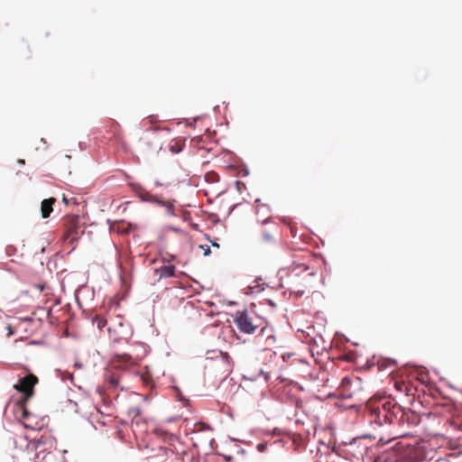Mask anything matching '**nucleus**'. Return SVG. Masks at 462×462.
Segmentation results:
<instances>
[{
    "mask_svg": "<svg viewBox=\"0 0 462 462\" xmlns=\"http://www.w3.org/2000/svg\"><path fill=\"white\" fill-rule=\"evenodd\" d=\"M257 249L263 254H273L280 248V242L275 237V232L272 229L263 228L259 233L256 242Z\"/></svg>",
    "mask_w": 462,
    "mask_h": 462,
    "instance_id": "nucleus-1",
    "label": "nucleus"
},
{
    "mask_svg": "<svg viewBox=\"0 0 462 462\" xmlns=\"http://www.w3.org/2000/svg\"><path fill=\"white\" fill-rule=\"evenodd\" d=\"M234 323L240 331L246 334L254 333L259 327L258 324H255L254 318L245 311H237L234 316Z\"/></svg>",
    "mask_w": 462,
    "mask_h": 462,
    "instance_id": "nucleus-2",
    "label": "nucleus"
},
{
    "mask_svg": "<svg viewBox=\"0 0 462 462\" xmlns=\"http://www.w3.org/2000/svg\"><path fill=\"white\" fill-rule=\"evenodd\" d=\"M361 387V380L358 377L352 379L346 376L342 379L338 388L339 394L344 399H350Z\"/></svg>",
    "mask_w": 462,
    "mask_h": 462,
    "instance_id": "nucleus-3",
    "label": "nucleus"
},
{
    "mask_svg": "<svg viewBox=\"0 0 462 462\" xmlns=\"http://www.w3.org/2000/svg\"><path fill=\"white\" fill-rule=\"evenodd\" d=\"M37 383L38 378L34 374H31L21 378L18 383L14 385V388L17 391L25 393L27 396H31L32 394L33 387Z\"/></svg>",
    "mask_w": 462,
    "mask_h": 462,
    "instance_id": "nucleus-4",
    "label": "nucleus"
},
{
    "mask_svg": "<svg viewBox=\"0 0 462 462\" xmlns=\"http://www.w3.org/2000/svg\"><path fill=\"white\" fill-rule=\"evenodd\" d=\"M137 359L128 354L116 355L110 361L111 365L116 369H125L136 365Z\"/></svg>",
    "mask_w": 462,
    "mask_h": 462,
    "instance_id": "nucleus-5",
    "label": "nucleus"
},
{
    "mask_svg": "<svg viewBox=\"0 0 462 462\" xmlns=\"http://www.w3.org/2000/svg\"><path fill=\"white\" fill-rule=\"evenodd\" d=\"M65 238L74 241L77 239L79 229L80 228L79 217L78 216L69 217L65 223Z\"/></svg>",
    "mask_w": 462,
    "mask_h": 462,
    "instance_id": "nucleus-6",
    "label": "nucleus"
},
{
    "mask_svg": "<svg viewBox=\"0 0 462 462\" xmlns=\"http://www.w3.org/2000/svg\"><path fill=\"white\" fill-rule=\"evenodd\" d=\"M383 462H415V459L410 453L393 452L384 458Z\"/></svg>",
    "mask_w": 462,
    "mask_h": 462,
    "instance_id": "nucleus-7",
    "label": "nucleus"
},
{
    "mask_svg": "<svg viewBox=\"0 0 462 462\" xmlns=\"http://www.w3.org/2000/svg\"><path fill=\"white\" fill-rule=\"evenodd\" d=\"M156 274H158L157 282L162 279L171 278L175 276V266L174 265H162L159 268L154 269Z\"/></svg>",
    "mask_w": 462,
    "mask_h": 462,
    "instance_id": "nucleus-8",
    "label": "nucleus"
},
{
    "mask_svg": "<svg viewBox=\"0 0 462 462\" xmlns=\"http://www.w3.org/2000/svg\"><path fill=\"white\" fill-rule=\"evenodd\" d=\"M56 202L54 198H50L43 199L41 205V213L42 218H47L50 217L51 213L53 211V205Z\"/></svg>",
    "mask_w": 462,
    "mask_h": 462,
    "instance_id": "nucleus-9",
    "label": "nucleus"
},
{
    "mask_svg": "<svg viewBox=\"0 0 462 462\" xmlns=\"http://www.w3.org/2000/svg\"><path fill=\"white\" fill-rule=\"evenodd\" d=\"M378 368L380 370H385L393 367H396L399 365V363L396 359L390 357H380L377 360Z\"/></svg>",
    "mask_w": 462,
    "mask_h": 462,
    "instance_id": "nucleus-10",
    "label": "nucleus"
},
{
    "mask_svg": "<svg viewBox=\"0 0 462 462\" xmlns=\"http://www.w3.org/2000/svg\"><path fill=\"white\" fill-rule=\"evenodd\" d=\"M269 212V208L268 207H266L265 205H258L257 206V208H256V215H257V221L259 223H261L262 225H266L267 223L270 222L271 220V216H268L264 218H262L260 217V215L262 214L263 216L265 215V213H268Z\"/></svg>",
    "mask_w": 462,
    "mask_h": 462,
    "instance_id": "nucleus-11",
    "label": "nucleus"
},
{
    "mask_svg": "<svg viewBox=\"0 0 462 462\" xmlns=\"http://www.w3.org/2000/svg\"><path fill=\"white\" fill-rule=\"evenodd\" d=\"M129 413H130V415L133 416L131 427L133 428V430L134 431L135 428H138L141 425V420H140L141 411L138 407H133L129 410Z\"/></svg>",
    "mask_w": 462,
    "mask_h": 462,
    "instance_id": "nucleus-12",
    "label": "nucleus"
},
{
    "mask_svg": "<svg viewBox=\"0 0 462 462\" xmlns=\"http://www.w3.org/2000/svg\"><path fill=\"white\" fill-rule=\"evenodd\" d=\"M261 334H262V336L266 337V341H265L266 344L275 343V337L273 334V330L271 328H262Z\"/></svg>",
    "mask_w": 462,
    "mask_h": 462,
    "instance_id": "nucleus-13",
    "label": "nucleus"
},
{
    "mask_svg": "<svg viewBox=\"0 0 462 462\" xmlns=\"http://www.w3.org/2000/svg\"><path fill=\"white\" fill-rule=\"evenodd\" d=\"M93 323L97 325L98 329H102L107 324V319L97 315L93 319Z\"/></svg>",
    "mask_w": 462,
    "mask_h": 462,
    "instance_id": "nucleus-14",
    "label": "nucleus"
},
{
    "mask_svg": "<svg viewBox=\"0 0 462 462\" xmlns=\"http://www.w3.org/2000/svg\"><path fill=\"white\" fill-rule=\"evenodd\" d=\"M182 148H183V143H181L180 142H174L173 143H171L169 145V150L172 153H179L180 152L182 151Z\"/></svg>",
    "mask_w": 462,
    "mask_h": 462,
    "instance_id": "nucleus-15",
    "label": "nucleus"
},
{
    "mask_svg": "<svg viewBox=\"0 0 462 462\" xmlns=\"http://www.w3.org/2000/svg\"><path fill=\"white\" fill-rule=\"evenodd\" d=\"M356 444H357L356 440H355L354 442L350 443V445H349V448H351L350 452L354 453V456H356V457H358V456L363 457L364 454L366 452L367 448L364 447L361 450L358 451L357 454H356L355 453V448H356Z\"/></svg>",
    "mask_w": 462,
    "mask_h": 462,
    "instance_id": "nucleus-16",
    "label": "nucleus"
},
{
    "mask_svg": "<svg viewBox=\"0 0 462 462\" xmlns=\"http://www.w3.org/2000/svg\"><path fill=\"white\" fill-rule=\"evenodd\" d=\"M106 381L112 387H117L119 385V377L114 374L108 375Z\"/></svg>",
    "mask_w": 462,
    "mask_h": 462,
    "instance_id": "nucleus-17",
    "label": "nucleus"
},
{
    "mask_svg": "<svg viewBox=\"0 0 462 462\" xmlns=\"http://www.w3.org/2000/svg\"><path fill=\"white\" fill-rule=\"evenodd\" d=\"M205 179L207 181L215 182L218 180V176L215 172H208L205 175Z\"/></svg>",
    "mask_w": 462,
    "mask_h": 462,
    "instance_id": "nucleus-18",
    "label": "nucleus"
},
{
    "mask_svg": "<svg viewBox=\"0 0 462 462\" xmlns=\"http://www.w3.org/2000/svg\"><path fill=\"white\" fill-rule=\"evenodd\" d=\"M199 247L203 250V254L205 256H208L210 254V248L208 245H199Z\"/></svg>",
    "mask_w": 462,
    "mask_h": 462,
    "instance_id": "nucleus-19",
    "label": "nucleus"
},
{
    "mask_svg": "<svg viewBox=\"0 0 462 462\" xmlns=\"http://www.w3.org/2000/svg\"><path fill=\"white\" fill-rule=\"evenodd\" d=\"M35 288L39 290L40 291H43L46 288L45 283H37L35 284Z\"/></svg>",
    "mask_w": 462,
    "mask_h": 462,
    "instance_id": "nucleus-20",
    "label": "nucleus"
},
{
    "mask_svg": "<svg viewBox=\"0 0 462 462\" xmlns=\"http://www.w3.org/2000/svg\"><path fill=\"white\" fill-rule=\"evenodd\" d=\"M6 329L8 330L7 336H11L13 334V329H12L11 326H7Z\"/></svg>",
    "mask_w": 462,
    "mask_h": 462,
    "instance_id": "nucleus-21",
    "label": "nucleus"
},
{
    "mask_svg": "<svg viewBox=\"0 0 462 462\" xmlns=\"http://www.w3.org/2000/svg\"><path fill=\"white\" fill-rule=\"evenodd\" d=\"M212 245L214 247L219 248V245L217 243H216V242H212Z\"/></svg>",
    "mask_w": 462,
    "mask_h": 462,
    "instance_id": "nucleus-22",
    "label": "nucleus"
},
{
    "mask_svg": "<svg viewBox=\"0 0 462 462\" xmlns=\"http://www.w3.org/2000/svg\"><path fill=\"white\" fill-rule=\"evenodd\" d=\"M115 138H116V140H117L118 142H121L123 145L125 144V143H124V141H123L120 137H115Z\"/></svg>",
    "mask_w": 462,
    "mask_h": 462,
    "instance_id": "nucleus-23",
    "label": "nucleus"
},
{
    "mask_svg": "<svg viewBox=\"0 0 462 462\" xmlns=\"http://www.w3.org/2000/svg\"><path fill=\"white\" fill-rule=\"evenodd\" d=\"M63 201H64V203H65V204H68V203H69V202H68V199H67L65 197H63Z\"/></svg>",
    "mask_w": 462,
    "mask_h": 462,
    "instance_id": "nucleus-24",
    "label": "nucleus"
},
{
    "mask_svg": "<svg viewBox=\"0 0 462 462\" xmlns=\"http://www.w3.org/2000/svg\"><path fill=\"white\" fill-rule=\"evenodd\" d=\"M157 146L161 149L162 148L161 143H159Z\"/></svg>",
    "mask_w": 462,
    "mask_h": 462,
    "instance_id": "nucleus-25",
    "label": "nucleus"
}]
</instances>
